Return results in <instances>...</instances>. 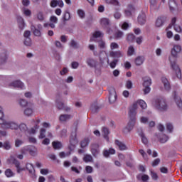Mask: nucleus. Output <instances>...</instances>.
Masks as SVG:
<instances>
[{"instance_id": "53", "label": "nucleus", "mask_w": 182, "mask_h": 182, "mask_svg": "<svg viewBox=\"0 0 182 182\" xmlns=\"http://www.w3.org/2000/svg\"><path fill=\"white\" fill-rule=\"evenodd\" d=\"M46 133V129L41 128L40 130V135L38 136V139H45Z\"/></svg>"}, {"instance_id": "47", "label": "nucleus", "mask_w": 182, "mask_h": 182, "mask_svg": "<svg viewBox=\"0 0 182 182\" xmlns=\"http://www.w3.org/2000/svg\"><path fill=\"white\" fill-rule=\"evenodd\" d=\"M22 12L24 15H26V16H31V15H32V11L26 8H23Z\"/></svg>"}, {"instance_id": "37", "label": "nucleus", "mask_w": 182, "mask_h": 182, "mask_svg": "<svg viewBox=\"0 0 182 182\" xmlns=\"http://www.w3.org/2000/svg\"><path fill=\"white\" fill-rule=\"evenodd\" d=\"M22 144H23V140L22 139H16L14 141V146L16 148H19L20 146H22Z\"/></svg>"}, {"instance_id": "42", "label": "nucleus", "mask_w": 182, "mask_h": 182, "mask_svg": "<svg viewBox=\"0 0 182 182\" xmlns=\"http://www.w3.org/2000/svg\"><path fill=\"white\" fill-rule=\"evenodd\" d=\"M37 19L40 21V22H43L45 21V16H43V13L42 11H39L37 14Z\"/></svg>"}, {"instance_id": "24", "label": "nucleus", "mask_w": 182, "mask_h": 182, "mask_svg": "<svg viewBox=\"0 0 182 182\" xmlns=\"http://www.w3.org/2000/svg\"><path fill=\"white\" fill-rule=\"evenodd\" d=\"M26 168L28 171V173L33 176V177L35 176V168H33V165H32V164H26Z\"/></svg>"}, {"instance_id": "16", "label": "nucleus", "mask_w": 182, "mask_h": 182, "mask_svg": "<svg viewBox=\"0 0 182 182\" xmlns=\"http://www.w3.org/2000/svg\"><path fill=\"white\" fill-rule=\"evenodd\" d=\"M117 99V95L116 94V90H114V89L112 88L109 92V103H114Z\"/></svg>"}, {"instance_id": "19", "label": "nucleus", "mask_w": 182, "mask_h": 182, "mask_svg": "<svg viewBox=\"0 0 182 182\" xmlns=\"http://www.w3.org/2000/svg\"><path fill=\"white\" fill-rule=\"evenodd\" d=\"M144 60H145L144 56L139 55L135 58L134 63H135L136 66H141V65H143V63H144Z\"/></svg>"}, {"instance_id": "12", "label": "nucleus", "mask_w": 182, "mask_h": 182, "mask_svg": "<svg viewBox=\"0 0 182 182\" xmlns=\"http://www.w3.org/2000/svg\"><path fill=\"white\" fill-rule=\"evenodd\" d=\"M124 53L122 51L120 50H115V51H110L109 52V56L111 58H114V59H119V58H123Z\"/></svg>"}, {"instance_id": "40", "label": "nucleus", "mask_w": 182, "mask_h": 182, "mask_svg": "<svg viewBox=\"0 0 182 182\" xmlns=\"http://www.w3.org/2000/svg\"><path fill=\"white\" fill-rule=\"evenodd\" d=\"M159 141L160 143H167V141H168V136L166 134L161 135Z\"/></svg>"}, {"instance_id": "2", "label": "nucleus", "mask_w": 182, "mask_h": 182, "mask_svg": "<svg viewBox=\"0 0 182 182\" xmlns=\"http://www.w3.org/2000/svg\"><path fill=\"white\" fill-rule=\"evenodd\" d=\"M77 128L75 127L71 132V135L70 136V146L69 149L70 151H73L76 148V144L79 143V141L77 140Z\"/></svg>"}, {"instance_id": "22", "label": "nucleus", "mask_w": 182, "mask_h": 182, "mask_svg": "<svg viewBox=\"0 0 182 182\" xmlns=\"http://www.w3.org/2000/svg\"><path fill=\"white\" fill-rule=\"evenodd\" d=\"M138 23L139 25H144L146 23V14L144 13H141L138 16Z\"/></svg>"}, {"instance_id": "34", "label": "nucleus", "mask_w": 182, "mask_h": 182, "mask_svg": "<svg viewBox=\"0 0 182 182\" xmlns=\"http://www.w3.org/2000/svg\"><path fill=\"white\" fill-rule=\"evenodd\" d=\"M137 106H140V107H141V109H147V104H146V102H144V100H139L137 101Z\"/></svg>"}, {"instance_id": "10", "label": "nucleus", "mask_w": 182, "mask_h": 182, "mask_svg": "<svg viewBox=\"0 0 182 182\" xmlns=\"http://www.w3.org/2000/svg\"><path fill=\"white\" fill-rule=\"evenodd\" d=\"M18 129L20 132L18 133V136L20 137H23V136L28 135L29 131L28 130V127L25 124H21L18 125Z\"/></svg>"}, {"instance_id": "4", "label": "nucleus", "mask_w": 182, "mask_h": 182, "mask_svg": "<svg viewBox=\"0 0 182 182\" xmlns=\"http://www.w3.org/2000/svg\"><path fill=\"white\" fill-rule=\"evenodd\" d=\"M143 81V86L144 87V95H147L150 93V90H151V88H150V86H151V78H150V77H144Z\"/></svg>"}, {"instance_id": "45", "label": "nucleus", "mask_w": 182, "mask_h": 182, "mask_svg": "<svg viewBox=\"0 0 182 182\" xmlns=\"http://www.w3.org/2000/svg\"><path fill=\"white\" fill-rule=\"evenodd\" d=\"M127 55L128 56H133V55H134V47L130 46L128 48Z\"/></svg>"}, {"instance_id": "57", "label": "nucleus", "mask_w": 182, "mask_h": 182, "mask_svg": "<svg viewBox=\"0 0 182 182\" xmlns=\"http://www.w3.org/2000/svg\"><path fill=\"white\" fill-rule=\"evenodd\" d=\"M135 38H136V36H134V34L129 33L127 35V41H128V42H133V41H134Z\"/></svg>"}, {"instance_id": "15", "label": "nucleus", "mask_w": 182, "mask_h": 182, "mask_svg": "<svg viewBox=\"0 0 182 182\" xmlns=\"http://www.w3.org/2000/svg\"><path fill=\"white\" fill-rule=\"evenodd\" d=\"M173 99L176 103V105L181 110H182V100L181 98L178 96L176 92H173Z\"/></svg>"}, {"instance_id": "61", "label": "nucleus", "mask_w": 182, "mask_h": 182, "mask_svg": "<svg viewBox=\"0 0 182 182\" xmlns=\"http://www.w3.org/2000/svg\"><path fill=\"white\" fill-rule=\"evenodd\" d=\"M56 107H58V109H59V110H62L65 107V104H63V102H57Z\"/></svg>"}, {"instance_id": "14", "label": "nucleus", "mask_w": 182, "mask_h": 182, "mask_svg": "<svg viewBox=\"0 0 182 182\" xmlns=\"http://www.w3.org/2000/svg\"><path fill=\"white\" fill-rule=\"evenodd\" d=\"M161 82L164 85V87L166 92H170L171 90V85H170V82H168V80L167 78L163 77L161 78Z\"/></svg>"}, {"instance_id": "43", "label": "nucleus", "mask_w": 182, "mask_h": 182, "mask_svg": "<svg viewBox=\"0 0 182 182\" xmlns=\"http://www.w3.org/2000/svg\"><path fill=\"white\" fill-rule=\"evenodd\" d=\"M139 153L141 154V156H142L144 160H149V156H147V154L146 151H144V150L139 149Z\"/></svg>"}, {"instance_id": "28", "label": "nucleus", "mask_w": 182, "mask_h": 182, "mask_svg": "<svg viewBox=\"0 0 182 182\" xmlns=\"http://www.w3.org/2000/svg\"><path fill=\"white\" fill-rule=\"evenodd\" d=\"M136 119H133L132 118L129 119V121L127 125V128L131 129V130H133V129H134V126L136 124Z\"/></svg>"}, {"instance_id": "58", "label": "nucleus", "mask_w": 182, "mask_h": 182, "mask_svg": "<svg viewBox=\"0 0 182 182\" xmlns=\"http://www.w3.org/2000/svg\"><path fill=\"white\" fill-rule=\"evenodd\" d=\"M139 120L143 124H147L149 123V117H141Z\"/></svg>"}, {"instance_id": "21", "label": "nucleus", "mask_w": 182, "mask_h": 182, "mask_svg": "<svg viewBox=\"0 0 182 182\" xmlns=\"http://www.w3.org/2000/svg\"><path fill=\"white\" fill-rule=\"evenodd\" d=\"M86 63L90 66V68H96V66H97V61L93 58H87Z\"/></svg>"}, {"instance_id": "9", "label": "nucleus", "mask_w": 182, "mask_h": 182, "mask_svg": "<svg viewBox=\"0 0 182 182\" xmlns=\"http://www.w3.org/2000/svg\"><path fill=\"white\" fill-rule=\"evenodd\" d=\"M9 86L11 87H15L23 90L25 89V84L20 80H16L10 82Z\"/></svg>"}, {"instance_id": "44", "label": "nucleus", "mask_w": 182, "mask_h": 182, "mask_svg": "<svg viewBox=\"0 0 182 182\" xmlns=\"http://www.w3.org/2000/svg\"><path fill=\"white\" fill-rule=\"evenodd\" d=\"M108 5H113L114 6H120V2L119 0H109Z\"/></svg>"}, {"instance_id": "60", "label": "nucleus", "mask_w": 182, "mask_h": 182, "mask_svg": "<svg viewBox=\"0 0 182 182\" xmlns=\"http://www.w3.org/2000/svg\"><path fill=\"white\" fill-rule=\"evenodd\" d=\"M92 36L93 38H102V36H103V33H102V31H95Z\"/></svg>"}, {"instance_id": "38", "label": "nucleus", "mask_w": 182, "mask_h": 182, "mask_svg": "<svg viewBox=\"0 0 182 182\" xmlns=\"http://www.w3.org/2000/svg\"><path fill=\"white\" fill-rule=\"evenodd\" d=\"M90 109L92 112V113H97V112H99V110H100V107L98 105H97L96 104H92L91 105Z\"/></svg>"}, {"instance_id": "33", "label": "nucleus", "mask_w": 182, "mask_h": 182, "mask_svg": "<svg viewBox=\"0 0 182 182\" xmlns=\"http://www.w3.org/2000/svg\"><path fill=\"white\" fill-rule=\"evenodd\" d=\"M100 23L102 26H109L110 24V20L107 18H103L101 19Z\"/></svg>"}, {"instance_id": "27", "label": "nucleus", "mask_w": 182, "mask_h": 182, "mask_svg": "<svg viewBox=\"0 0 182 182\" xmlns=\"http://www.w3.org/2000/svg\"><path fill=\"white\" fill-rule=\"evenodd\" d=\"M70 119H72L70 114H61L59 117L60 122H68V120H70Z\"/></svg>"}, {"instance_id": "64", "label": "nucleus", "mask_w": 182, "mask_h": 182, "mask_svg": "<svg viewBox=\"0 0 182 182\" xmlns=\"http://www.w3.org/2000/svg\"><path fill=\"white\" fill-rule=\"evenodd\" d=\"M33 123H34V127H35V129H39V123H41V119H37L36 120L33 119L32 120Z\"/></svg>"}, {"instance_id": "55", "label": "nucleus", "mask_w": 182, "mask_h": 182, "mask_svg": "<svg viewBox=\"0 0 182 182\" xmlns=\"http://www.w3.org/2000/svg\"><path fill=\"white\" fill-rule=\"evenodd\" d=\"M117 62H119V60L117 59H114L113 61H112L109 63V66L111 69H114V68H116L117 65Z\"/></svg>"}, {"instance_id": "51", "label": "nucleus", "mask_w": 182, "mask_h": 182, "mask_svg": "<svg viewBox=\"0 0 182 182\" xmlns=\"http://www.w3.org/2000/svg\"><path fill=\"white\" fill-rule=\"evenodd\" d=\"M70 45L74 49H78L79 48V44L75 40H71Z\"/></svg>"}, {"instance_id": "56", "label": "nucleus", "mask_w": 182, "mask_h": 182, "mask_svg": "<svg viewBox=\"0 0 182 182\" xmlns=\"http://www.w3.org/2000/svg\"><path fill=\"white\" fill-rule=\"evenodd\" d=\"M98 46L101 49H106V42L103 41V40H101L98 42Z\"/></svg>"}, {"instance_id": "13", "label": "nucleus", "mask_w": 182, "mask_h": 182, "mask_svg": "<svg viewBox=\"0 0 182 182\" xmlns=\"http://www.w3.org/2000/svg\"><path fill=\"white\" fill-rule=\"evenodd\" d=\"M91 153L94 157H97L99 153H100V150L99 149V144H94L91 146Z\"/></svg>"}, {"instance_id": "11", "label": "nucleus", "mask_w": 182, "mask_h": 182, "mask_svg": "<svg viewBox=\"0 0 182 182\" xmlns=\"http://www.w3.org/2000/svg\"><path fill=\"white\" fill-rule=\"evenodd\" d=\"M33 104H31L28 107H26L23 110V114L26 116L27 117H31L32 114H33Z\"/></svg>"}, {"instance_id": "25", "label": "nucleus", "mask_w": 182, "mask_h": 182, "mask_svg": "<svg viewBox=\"0 0 182 182\" xmlns=\"http://www.w3.org/2000/svg\"><path fill=\"white\" fill-rule=\"evenodd\" d=\"M102 134L105 140H107V141H109V134H110V131L109 130V128L102 127Z\"/></svg>"}, {"instance_id": "23", "label": "nucleus", "mask_w": 182, "mask_h": 182, "mask_svg": "<svg viewBox=\"0 0 182 182\" xmlns=\"http://www.w3.org/2000/svg\"><path fill=\"white\" fill-rule=\"evenodd\" d=\"M115 144H116V146H117L119 147V149L121 151L127 150V146H126V144H124V143H123L117 139L115 140Z\"/></svg>"}, {"instance_id": "8", "label": "nucleus", "mask_w": 182, "mask_h": 182, "mask_svg": "<svg viewBox=\"0 0 182 182\" xmlns=\"http://www.w3.org/2000/svg\"><path fill=\"white\" fill-rule=\"evenodd\" d=\"M8 50L3 49L0 51V65H5L8 62Z\"/></svg>"}, {"instance_id": "20", "label": "nucleus", "mask_w": 182, "mask_h": 182, "mask_svg": "<svg viewBox=\"0 0 182 182\" xmlns=\"http://www.w3.org/2000/svg\"><path fill=\"white\" fill-rule=\"evenodd\" d=\"M31 31L33 32L34 36H37L38 38H41V36H42L41 30L36 28V27L33 24H31Z\"/></svg>"}, {"instance_id": "32", "label": "nucleus", "mask_w": 182, "mask_h": 182, "mask_svg": "<svg viewBox=\"0 0 182 182\" xmlns=\"http://www.w3.org/2000/svg\"><path fill=\"white\" fill-rule=\"evenodd\" d=\"M4 173L5 176H7L9 178L15 176V173H14V171H12V169L11 168H7L5 171Z\"/></svg>"}, {"instance_id": "49", "label": "nucleus", "mask_w": 182, "mask_h": 182, "mask_svg": "<svg viewBox=\"0 0 182 182\" xmlns=\"http://www.w3.org/2000/svg\"><path fill=\"white\" fill-rule=\"evenodd\" d=\"M23 44L25 46H32V40L31 38H25Z\"/></svg>"}, {"instance_id": "50", "label": "nucleus", "mask_w": 182, "mask_h": 182, "mask_svg": "<svg viewBox=\"0 0 182 182\" xmlns=\"http://www.w3.org/2000/svg\"><path fill=\"white\" fill-rule=\"evenodd\" d=\"M3 147L5 149V150H11L12 146H11V142L7 141L3 144Z\"/></svg>"}, {"instance_id": "35", "label": "nucleus", "mask_w": 182, "mask_h": 182, "mask_svg": "<svg viewBox=\"0 0 182 182\" xmlns=\"http://www.w3.org/2000/svg\"><path fill=\"white\" fill-rule=\"evenodd\" d=\"M137 178L138 180H141L144 182V181H147L149 180V178H150V177H149V175H146V174H139L137 176Z\"/></svg>"}, {"instance_id": "31", "label": "nucleus", "mask_w": 182, "mask_h": 182, "mask_svg": "<svg viewBox=\"0 0 182 182\" xmlns=\"http://www.w3.org/2000/svg\"><path fill=\"white\" fill-rule=\"evenodd\" d=\"M134 11V8L132 6H129L125 10L124 14L126 16H132V13Z\"/></svg>"}, {"instance_id": "41", "label": "nucleus", "mask_w": 182, "mask_h": 182, "mask_svg": "<svg viewBox=\"0 0 182 182\" xmlns=\"http://www.w3.org/2000/svg\"><path fill=\"white\" fill-rule=\"evenodd\" d=\"M83 161L85 163L92 162V161H93V157L92 156V155H89V154L85 155V156L83 158Z\"/></svg>"}, {"instance_id": "62", "label": "nucleus", "mask_w": 182, "mask_h": 182, "mask_svg": "<svg viewBox=\"0 0 182 182\" xmlns=\"http://www.w3.org/2000/svg\"><path fill=\"white\" fill-rule=\"evenodd\" d=\"M28 151L31 156H36V149L35 148H29Z\"/></svg>"}, {"instance_id": "39", "label": "nucleus", "mask_w": 182, "mask_h": 182, "mask_svg": "<svg viewBox=\"0 0 182 182\" xmlns=\"http://www.w3.org/2000/svg\"><path fill=\"white\" fill-rule=\"evenodd\" d=\"M53 147L55 150H59L60 149H62V143L60 141H53Z\"/></svg>"}, {"instance_id": "63", "label": "nucleus", "mask_w": 182, "mask_h": 182, "mask_svg": "<svg viewBox=\"0 0 182 182\" xmlns=\"http://www.w3.org/2000/svg\"><path fill=\"white\" fill-rule=\"evenodd\" d=\"M59 156L60 159H65V157H68V156H70V151L65 153V152H60Z\"/></svg>"}, {"instance_id": "1", "label": "nucleus", "mask_w": 182, "mask_h": 182, "mask_svg": "<svg viewBox=\"0 0 182 182\" xmlns=\"http://www.w3.org/2000/svg\"><path fill=\"white\" fill-rule=\"evenodd\" d=\"M154 106L159 112H167L168 110L167 101L163 97L156 98L154 102Z\"/></svg>"}, {"instance_id": "46", "label": "nucleus", "mask_w": 182, "mask_h": 182, "mask_svg": "<svg viewBox=\"0 0 182 182\" xmlns=\"http://www.w3.org/2000/svg\"><path fill=\"white\" fill-rule=\"evenodd\" d=\"M89 143H90V141L89 139L86 138L83 141H81V147L84 149V147H86L88 146Z\"/></svg>"}, {"instance_id": "30", "label": "nucleus", "mask_w": 182, "mask_h": 182, "mask_svg": "<svg viewBox=\"0 0 182 182\" xmlns=\"http://www.w3.org/2000/svg\"><path fill=\"white\" fill-rule=\"evenodd\" d=\"M169 9L170 11H174L177 8V3L176 0H169Z\"/></svg>"}, {"instance_id": "36", "label": "nucleus", "mask_w": 182, "mask_h": 182, "mask_svg": "<svg viewBox=\"0 0 182 182\" xmlns=\"http://www.w3.org/2000/svg\"><path fill=\"white\" fill-rule=\"evenodd\" d=\"M70 19V13H69V11H65L63 16V21L64 23H65V22L69 21Z\"/></svg>"}, {"instance_id": "54", "label": "nucleus", "mask_w": 182, "mask_h": 182, "mask_svg": "<svg viewBox=\"0 0 182 182\" xmlns=\"http://www.w3.org/2000/svg\"><path fill=\"white\" fill-rule=\"evenodd\" d=\"M163 19L161 18H158L156 21V26L157 28H160V26H163Z\"/></svg>"}, {"instance_id": "17", "label": "nucleus", "mask_w": 182, "mask_h": 182, "mask_svg": "<svg viewBox=\"0 0 182 182\" xmlns=\"http://www.w3.org/2000/svg\"><path fill=\"white\" fill-rule=\"evenodd\" d=\"M181 52V46L180 45H175L171 50V55L174 58H177V54Z\"/></svg>"}, {"instance_id": "48", "label": "nucleus", "mask_w": 182, "mask_h": 182, "mask_svg": "<svg viewBox=\"0 0 182 182\" xmlns=\"http://www.w3.org/2000/svg\"><path fill=\"white\" fill-rule=\"evenodd\" d=\"M5 121L4 119V111L2 110V107H0V124H4Z\"/></svg>"}, {"instance_id": "26", "label": "nucleus", "mask_w": 182, "mask_h": 182, "mask_svg": "<svg viewBox=\"0 0 182 182\" xmlns=\"http://www.w3.org/2000/svg\"><path fill=\"white\" fill-rule=\"evenodd\" d=\"M116 150L114 149L110 148L109 150H104L103 156L104 157H109V154H115Z\"/></svg>"}, {"instance_id": "6", "label": "nucleus", "mask_w": 182, "mask_h": 182, "mask_svg": "<svg viewBox=\"0 0 182 182\" xmlns=\"http://www.w3.org/2000/svg\"><path fill=\"white\" fill-rule=\"evenodd\" d=\"M171 68L176 75L178 79H181V69L176 61H171Z\"/></svg>"}, {"instance_id": "29", "label": "nucleus", "mask_w": 182, "mask_h": 182, "mask_svg": "<svg viewBox=\"0 0 182 182\" xmlns=\"http://www.w3.org/2000/svg\"><path fill=\"white\" fill-rule=\"evenodd\" d=\"M17 21L19 24V28L21 29H23V27L25 26V21L23 20V18L22 16H17Z\"/></svg>"}, {"instance_id": "59", "label": "nucleus", "mask_w": 182, "mask_h": 182, "mask_svg": "<svg viewBox=\"0 0 182 182\" xmlns=\"http://www.w3.org/2000/svg\"><path fill=\"white\" fill-rule=\"evenodd\" d=\"M110 49L111 50H114V49H119V44L117 43L112 42L110 43Z\"/></svg>"}, {"instance_id": "18", "label": "nucleus", "mask_w": 182, "mask_h": 182, "mask_svg": "<svg viewBox=\"0 0 182 182\" xmlns=\"http://www.w3.org/2000/svg\"><path fill=\"white\" fill-rule=\"evenodd\" d=\"M18 103L19 105V106H21V107H28L29 105H32V103L28 102V100H26V99L23 98H21L18 100Z\"/></svg>"}, {"instance_id": "5", "label": "nucleus", "mask_w": 182, "mask_h": 182, "mask_svg": "<svg viewBox=\"0 0 182 182\" xmlns=\"http://www.w3.org/2000/svg\"><path fill=\"white\" fill-rule=\"evenodd\" d=\"M137 109H139V106H137V103L134 102L133 105L129 108V119L137 120V118L136 117V116L137 115Z\"/></svg>"}, {"instance_id": "3", "label": "nucleus", "mask_w": 182, "mask_h": 182, "mask_svg": "<svg viewBox=\"0 0 182 182\" xmlns=\"http://www.w3.org/2000/svg\"><path fill=\"white\" fill-rule=\"evenodd\" d=\"M3 129H11V130H18L19 129V124L14 121H5L2 124Z\"/></svg>"}, {"instance_id": "7", "label": "nucleus", "mask_w": 182, "mask_h": 182, "mask_svg": "<svg viewBox=\"0 0 182 182\" xmlns=\"http://www.w3.org/2000/svg\"><path fill=\"white\" fill-rule=\"evenodd\" d=\"M10 161L14 164L17 173L19 174L21 171H25V168L21 167V162L16 159L14 156H10Z\"/></svg>"}, {"instance_id": "52", "label": "nucleus", "mask_w": 182, "mask_h": 182, "mask_svg": "<svg viewBox=\"0 0 182 182\" xmlns=\"http://www.w3.org/2000/svg\"><path fill=\"white\" fill-rule=\"evenodd\" d=\"M77 15L81 18V19H83L85 16L86 14H85V11L82 9H78L77 11Z\"/></svg>"}]
</instances>
